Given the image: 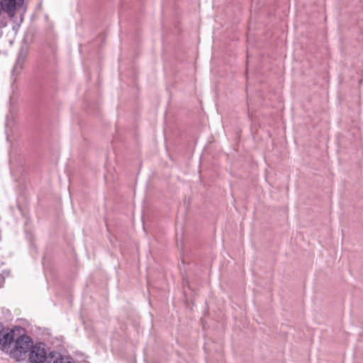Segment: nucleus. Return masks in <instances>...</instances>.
Here are the masks:
<instances>
[{"label": "nucleus", "mask_w": 363, "mask_h": 363, "mask_svg": "<svg viewBox=\"0 0 363 363\" xmlns=\"http://www.w3.org/2000/svg\"><path fill=\"white\" fill-rule=\"evenodd\" d=\"M18 335L16 342L11 350V355L17 361H20L24 358V355L33 346V342L30 336L25 334L24 330L23 332H19Z\"/></svg>", "instance_id": "f257e3e1"}, {"label": "nucleus", "mask_w": 363, "mask_h": 363, "mask_svg": "<svg viewBox=\"0 0 363 363\" xmlns=\"http://www.w3.org/2000/svg\"><path fill=\"white\" fill-rule=\"evenodd\" d=\"M45 347L46 345L43 342H38L33 345L29 351L28 359L30 363L51 362V360L55 357L56 352H51L49 355H48Z\"/></svg>", "instance_id": "f03ea898"}, {"label": "nucleus", "mask_w": 363, "mask_h": 363, "mask_svg": "<svg viewBox=\"0 0 363 363\" xmlns=\"http://www.w3.org/2000/svg\"><path fill=\"white\" fill-rule=\"evenodd\" d=\"M19 332H23L21 327H16L13 329H4L2 328L0 332V345L4 351L10 352L13 347L11 345L15 344L16 339Z\"/></svg>", "instance_id": "7ed1b4c3"}, {"label": "nucleus", "mask_w": 363, "mask_h": 363, "mask_svg": "<svg viewBox=\"0 0 363 363\" xmlns=\"http://www.w3.org/2000/svg\"><path fill=\"white\" fill-rule=\"evenodd\" d=\"M24 0H1L2 11L6 12L8 16L13 18L15 16V12L17 6L23 5Z\"/></svg>", "instance_id": "20e7f679"}, {"label": "nucleus", "mask_w": 363, "mask_h": 363, "mask_svg": "<svg viewBox=\"0 0 363 363\" xmlns=\"http://www.w3.org/2000/svg\"><path fill=\"white\" fill-rule=\"evenodd\" d=\"M25 62V60H22L20 59L16 58V62L13 65V69L11 71V76L12 77L18 76L21 71L22 70L23 67V64Z\"/></svg>", "instance_id": "39448f33"}, {"label": "nucleus", "mask_w": 363, "mask_h": 363, "mask_svg": "<svg viewBox=\"0 0 363 363\" xmlns=\"http://www.w3.org/2000/svg\"><path fill=\"white\" fill-rule=\"evenodd\" d=\"M27 55H28L27 50L24 49V48H21L18 51L17 58L26 61Z\"/></svg>", "instance_id": "423d86ee"}, {"label": "nucleus", "mask_w": 363, "mask_h": 363, "mask_svg": "<svg viewBox=\"0 0 363 363\" xmlns=\"http://www.w3.org/2000/svg\"><path fill=\"white\" fill-rule=\"evenodd\" d=\"M54 358L55 359H53V363H65L63 357L57 352Z\"/></svg>", "instance_id": "0eeeda50"}]
</instances>
